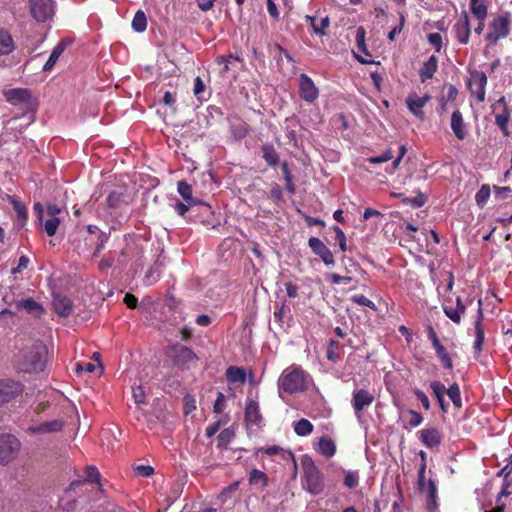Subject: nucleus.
I'll list each match as a JSON object with an SVG mask.
<instances>
[{
	"label": "nucleus",
	"mask_w": 512,
	"mask_h": 512,
	"mask_svg": "<svg viewBox=\"0 0 512 512\" xmlns=\"http://www.w3.org/2000/svg\"><path fill=\"white\" fill-rule=\"evenodd\" d=\"M491 194L490 187L488 185H482L475 195L476 203L483 207Z\"/></svg>",
	"instance_id": "37998d69"
},
{
	"label": "nucleus",
	"mask_w": 512,
	"mask_h": 512,
	"mask_svg": "<svg viewBox=\"0 0 512 512\" xmlns=\"http://www.w3.org/2000/svg\"><path fill=\"white\" fill-rule=\"evenodd\" d=\"M293 428H294V432L298 436L303 437V436H308L309 434L312 433L313 424L309 420L302 418L293 424Z\"/></svg>",
	"instance_id": "72a5a7b5"
},
{
	"label": "nucleus",
	"mask_w": 512,
	"mask_h": 512,
	"mask_svg": "<svg viewBox=\"0 0 512 512\" xmlns=\"http://www.w3.org/2000/svg\"><path fill=\"white\" fill-rule=\"evenodd\" d=\"M249 483L251 485L265 487L268 484L267 475L258 469H253L249 475Z\"/></svg>",
	"instance_id": "c9c22d12"
},
{
	"label": "nucleus",
	"mask_w": 512,
	"mask_h": 512,
	"mask_svg": "<svg viewBox=\"0 0 512 512\" xmlns=\"http://www.w3.org/2000/svg\"><path fill=\"white\" fill-rule=\"evenodd\" d=\"M408 415H409L408 423L412 427H417L423 422L422 415L414 410H409Z\"/></svg>",
	"instance_id": "13d9d810"
},
{
	"label": "nucleus",
	"mask_w": 512,
	"mask_h": 512,
	"mask_svg": "<svg viewBox=\"0 0 512 512\" xmlns=\"http://www.w3.org/2000/svg\"><path fill=\"white\" fill-rule=\"evenodd\" d=\"M333 231L335 232V239L339 244V247L341 251H346L347 245H346V236L343 232V230L338 226H333Z\"/></svg>",
	"instance_id": "603ef678"
},
{
	"label": "nucleus",
	"mask_w": 512,
	"mask_h": 512,
	"mask_svg": "<svg viewBox=\"0 0 512 512\" xmlns=\"http://www.w3.org/2000/svg\"><path fill=\"white\" fill-rule=\"evenodd\" d=\"M374 399V395L366 389H356L353 391L351 403L357 418L361 417L362 411L369 407Z\"/></svg>",
	"instance_id": "1a4fd4ad"
},
{
	"label": "nucleus",
	"mask_w": 512,
	"mask_h": 512,
	"mask_svg": "<svg viewBox=\"0 0 512 512\" xmlns=\"http://www.w3.org/2000/svg\"><path fill=\"white\" fill-rule=\"evenodd\" d=\"M29 262H30V260L27 256H25V255L20 256L17 267L13 268L11 270V273L12 274L20 273L21 271H23L24 269H26L28 267Z\"/></svg>",
	"instance_id": "69168bd1"
},
{
	"label": "nucleus",
	"mask_w": 512,
	"mask_h": 512,
	"mask_svg": "<svg viewBox=\"0 0 512 512\" xmlns=\"http://www.w3.org/2000/svg\"><path fill=\"white\" fill-rule=\"evenodd\" d=\"M5 97L8 102L13 105L29 104L31 94L27 89H11L5 93Z\"/></svg>",
	"instance_id": "412c9836"
},
{
	"label": "nucleus",
	"mask_w": 512,
	"mask_h": 512,
	"mask_svg": "<svg viewBox=\"0 0 512 512\" xmlns=\"http://www.w3.org/2000/svg\"><path fill=\"white\" fill-rule=\"evenodd\" d=\"M20 449V442L18 439L10 434L0 436V463H9L18 453Z\"/></svg>",
	"instance_id": "423d86ee"
},
{
	"label": "nucleus",
	"mask_w": 512,
	"mask_h": 512,
	"mask_svg": "<svg viewBox=\"0 0 512 512\" xmlns=\"http://www.w3.org/2000/svg\"><path fill=\"white\" fill-rule=\"evenodd\" d=\"M393 158L392 151L390 149L386 150L379 156H373L367 159V161L371 164H380L387 162Z\"/></svg>",
	"instance_id": "09e8293b"
},
{
	"label": "nucleus",
	"mask_w": 512,
	"mask_h": 512,
	"mask_svg": "<svg viewBox=\"0 0 512 512\" xmlns=\"http://www.w3.org/2000/svg\"><path fill=\"white\" fill-rule=\"evenodd\" d=\"M510 19L509 15H500L493 19L489 24V32L486 40L491 44H496L499 39L505 38L509 34Z\"/></svg>",
	"instance_id": "20e7f679"
},
{
	"label": "nucleus",
	"mask_w": 512,
	"mask_h": 512,
	"mask_svg": "<svg viewBox=\"0 0 512 512\" xmlns=\"http://www.w3.org/2000/svg\"><path fill=\"white\" fill-rule=\"evenodd\" d=\"M55 312L61 317H68L73 313L72 301L63 295H55L53 298Z\"/></svg>",
	"instance_id": "dca6fc26"
},
{
	"label": "nucleus",
	"mask_w": 512,
	"mask_h": 512,
	"mask_svg": "<svg viewBox=\"0 0 512 512\" xmlns=\"http://www.w3.org/2000/svg\"><path fill=\"white\" fill-rule=\"evenodd\" d=\"M299 95L307 103H313L319 97V90L313 80L306 74L298 78Z\"/></svg>",
	"instance_id": "6e6552de"
},
{
	"label": "nucleus",
	"mask_w": 512,
	"mask_h": 512,
	"mask_svg": "<svg viewBox=\"0 0 512 512\" xmlns=\"http://www.w3.org/2000/svg\"><path fill=\"white\" fill-rule=\"evenodd\" d=\"M63 424L59 420L45 421L39 424H34L29 427V431L33 434H44L51 432H58L62 429Z\"/></svg>",
	"instance_id": "4be33fe9"
},
{
	"label": "nucleus",
	"mask_w": 512,
	"mask_h": 512,
	"mask_svg": "<svg viewBox=\"0 0 512 512\" xmlns=\"http://www.w3.org/2000/svg\"><path fill=\"white\" fill-rule=\"evenodd\" d=\"M85 476H86V480L90 481V482H94V481L97 482V481H99V478H100L99 471L94 466H90V467L86 468Z\"/></svg>",
	"instance_id": "680f3d73"
},
{
	"label": "nucleus",
	"mask_w": 512,
	"mask_h": 512,
	"mask_svg": "<svg viewBox=\"0 0 512 512\" xmlns=\"http://www.w3.org/2000/svg\"><path fill=\"white\" fill-rule=\"evenodd\" d=\"M178 193L188 204H195L196 201L192 197V187L185 181H179L177 186Z\"/></svg>",
	"instance_id": "58836bf2"
},
{
	"label": "nucleus",
	"mask_w": 512,
	"mask_h": 512,
	"mask_svg": "<svg viewBox=\"0 0 512 512\" xmlns=\"http://www.w3.org/2000/svg\"><path fill=\"white\" fill-rule=\"evenodd\" d=\"M365 36H366V31H365L364 27H362V26L357 27L356 34H355V41H356L357 47H358L359 51H361L362 53H364L366 55H369L367 46L365 43Z\"/></svg>",
	"instance_id": "a19ab883"
},
{
	"label": "nucleus",
	"mask_w": 512,
	"mask_h": 512,
	"mask_svg": "<svg viewBox=\"0 0 512 512\" xmlns=\"http://www.w3.org/2000/svg\"><path fill=\"white\" fill-rule=\"evenodd\" d=\"M136 476L149 477L154 473V469L151 466L139 465L134 469Z\"/></svg>",
	"instance_id": "052dcab7"
},
{
	"label": "nucleus",
	"mask_w": 512,
	"mask_h": 512,
	"mask_svg": "<svg viewBox=\"0 0 512 512\" xmlns=\"http://www.w3.org/2000/svg\"><path fill=\"white\" fill-rule=\"evenodd\" d=\"M13 208L17 216V221L19 226H24L27 220V210L25 205L18 201V200H12Z\"/></svg>",
	"instance_id": "ea45409f"
},
{
	"label": "nucleus",
	"mask_w": 512,
	"mask_h": 512,
	"mask_svg": "<svg viewBox=\"0 0 512 512\" xmlns=\"http://www.w3.org/2000/svg\"><path fill=\"white\" fill-rule=\"evenodd\" d=\"M193 205L194 204H188L187 202L183 203L180 201H176V203L174 204V210L177 212L178 215L184 216L186 212L189 210V208Z\"/></svg>",
	"instance_id": "774afa93"
},
{
	"label": "nucleus",
	"mask_w": 512,
	"mask_h": 512,
	"mask_svg": "<svg viewBox=\"0 0 512 512\" xmlns=\"http://www.w3.org/2000/svg\"><path fill=\"white\" fill-rule=\"evenodd\" d=\"M17 307L26 310L28 313L36 317H39L44 312L41 304L31 298L19 301L17 303Z\"/></svg>",
	"instance_id": "cd10ccee"
},
{
	"label": "nucleus",
	"mask_w": 512,
	"mask_h": 512,
	"mask_svg": "<svg viewBox=\"0 0 512 512\" xmlns=\"http://www.w3.org/2000/svg\"><path fill=\"white\" fill-rule=\"evenodd\" d=\"M405 22V16L400 13L399 15V24L395 26L389 33H388V39L390 41H393L397 34L401 33L403 26Z\"/></svg>",
	"instance_id": "4d7b16f0"
},
{
	"label": "nucleus",
	"mask_w": 512,
	"mask_h": 512,
	"mask_svg": "<svg viewBox=\"0 0 512 512\" xmlns=\"http://www.w3.org/2000/svg\"><path fill=\"white\" fill-rule=\"evenodd\" d=\"M60 218L59 217H49L44 222V230L49 236L55 235L58 226L60 224Z\"/></svg>",
	"instance_id": "c03bdc74"
},
{
	"label": "nucleus",
	"mask_w": 512,
	"mask_h": 512,
	"mask_svg": "<svg viewBox=\"0 0 512 512\" xmlns=\"http://www.w3.org/2000/svg\"><path fill=\"white\" fill-rule=\"evenodd\" d=\"M224 409H225V396L223 395V393L218 392L217 398L214 403V412L217 414H220L224 411Z\"/></svg>",
	"instance_id": "e2e57ef3"
},
{
	"label": "nucleus",
	"mask_w": 512,
	"mask_h": 512,
	"mask_svg": "<svg viewBox=\"0 0 512 512\" xmlns=\"http://www.w3.org/2000/svg\"><path fill=\"white\" fill-rule=\"evenodd\" d=\"M319 452L327 458H330L336 453V445L332 439L327 436H323L318 442Z\"/></svg>",
	"instance_id": "c756f323"
},
{
	"label": "nucleus",
	"mask_w": 512,
	"mask_h": 512,
	"mask_svg": "<svg viewBox=\"0 0 512 512\" xmlns=\"http://www.w3.org/2000/svg\"><path fill=\"white\" fill-rule=\"evenodd\" d=\"M451 129L459 140H463L467 135L466 125L464 123L462 114L459 110L452 113L451 116Z\"/></svg>",
	"instance_id": "b1692460"
},
{
	"label": "nucleus",
	"mask_w": 512,
	"mask_h": 512,
	"mask_svg": "<svg viewBox=\"0 0 512 512\" xmlns=\"http://www.w3.org/2000/svg\"><path fill=\"white\" fill-rule=\"evenodd\" d=\"M301 463L303 468V487L310 494L319 495L324 490L323 474L310 457H303Z\"/></svg>",
	"instance_id": "7ed1b4c3"
},
{
	"label": "nucleus",
	"mask_w": 512,
	"mask_h": 512,
	"mask_svg": "<svg viewBox=\"0 0 512 512\" xmlns=\"http://www.w3.org/2000/svg\"><path fill=\"white\" fill-rule=\"evenodd\" d=\"M466 307L462 303L460 297L456 299V306L445 304L443 307V311L445 315L452 320L454 323L459 324L461 321L462 315L465 313Z\"/></svg>",
	"instance_id": "5701e85b"
},
{
	"label": "nucleus",
	"mask_w": 512,
	"mask_h": 512,
	"mask_svg": "<svg viewBox=\"0 0 512 512\" xmlns=\"http://www.w3.org/2000/svg\"><path fill=\"white\" fill-rule=\"evenodd\" d=\"M30 11L37 22H46L55 14L54 0H29Z\"/></svg>",
	"instance_id": "39448f33"
},
{
	"label": "nucleus",
	"mask_w": 512,
	"mask_h": 512,
	"mask_svg": "<svg viewBox=\"0 0 512 512\" xmlns=\"http://www.w3.org/2000/svg\"><path fill=\"white\" fill-rule=\"evenodd\" d=\"M436 354H437L438 358L440 359V361H441V363H442L444 368L452 369L453 362H452V359H451L449 353L446 351L445 348H443L442 350L438 351Z\"/></svg>",
	"instance_id": "864d4df0"
},
{
	"label": "nucleus",
	"mask_w": 512,
	"mask_h": 512,
	"mask_svg": "<svg viewBox=\"0 0 512 512\" xmlns=\"http://www.w3.org/2000/svg\"><path fill=\"white\" fill-rule=\"evenodd\" d=\"M263 158L269 166H276L279 160L278 154L274 147L269 144L262 146Z\"/></svg>",
	"instance_id": "f704fd0d"
},
{
	"label": "nucleus",
	"mask_w": 512,
	"mask_h": 512,
	"mask_svg": "<svg viewBox=\"0 0 512 512\" xmlns=\"http://www.w3.org/2000/svg\"><path fill=\"white\" fill-rule=\"evenodd\" d=\"M132 28L134 31L141 33L147 28V18L143 11L139 10L135 13L132 20Z\"/></svg>",
	"instance_id": "e433bc0d"
},
{
	"label": "nucleus",
	"mask_w": 512,
	"mask_h": 512,
	"mask_svg": "<svg viewBox=\"0 0 512 512\" xmlns=\"http://www.w3.org/2000/svg\"><path fill=\"white\" fill-rule=\"evenodd\" d=\"M160 276H161L160 267L157 265L152 266L147 270L145 277H144V282L146 285H152L160 279Z\"/></svg>",
	"instance_id": "79ce46f5"
},
{
	"label": "nucleus",
	"mask_w": 512,
	"mask_h": 512,
	"mask_svg": "<svg viewBox=\"0 0 512 512\" xmlns=\"http://www.w3.org/2000/svg\"><path fill=\"white\" fill-rule=\"evenodd\" d=\"M66 48V44L64 42H59L52 50L48 60L43 66L44 72H50L53 67L55 66L56 62L58 61L61 54L64 52Z\"/></svg>",
	"instance_id": "bb28decb"
},
{
	"label": "nucleus",
	"mask_w": 512,
	"mask_h": 512,
	"mask_svg": "<svg viewBox=\"0 0 512 512\" xmlns=\"http://www.w3.org/2000/svg\"><path fill=\"white\" fill-rule=\"evenodd\" d=\"M431 99L429 95L418 97L417 95H409L406 99V104L409 111L419 119H424L423 107Z\"/></svg>",
	"instance_id": "ddd939ff"
},
{
	"label": "nucleus",
	"mask_w": 512,
	"mask_h": 512,
	"mask_svg": "<svg viewBox=\"0 0 512 512\" xmlns=\"http://www.w3.org/2000/svg\"><path fill=\"white\" fill-rule=\"evenodd\" d=\"M438 68V59L436 56L432 55L428 58L426 62H424L422 68L420 69L419 75L422 82H425L428 79H431Z\"/></svg>",
	"instance_id": "a878e982"
},
{
	"label": "nucleus",
	"mask_w": 512,
	"mask_h": 512,
	"mask_svg": "<svg viewBox=\"0 0 512 512\" xmlns=\"http://www.w3.org/2000/svg\"><path fill=\"white\" fill-rule=\"evenodd\" d=\"M418 483H419V489L423 493H426L428 498H429L428 508L432 509V505H434L435 502H436L437 487H436V484L434 483V481H432V480H429L427 483L425 482V479H424V467L421 468V470L419 472Z\"/></svg>",
	"instance_id": "4468645a"
},
{
	"label": "nucleus",
	"mask_w": 512,
	"mask_h": 512,
	"mask_svg": "<svg viewBox=\"0 0 512 512\" xmlns=\"http://www.w3.org/2000/svg\"><path fill=\"white\" fill-rule=\"evenodd\" d=\"M453 31L460 44L466 45L469 42L471 29L469 18L466 12L462 13L453 26Z\"/></svg>",
	"instance_id": "f8f14e48"
},
{
	"label": "nucleus",
	"mask_w": 512,
	"mask_h": 512,
	"mask_svg": "<svg viewBox=\"0 0 512 512\" xmlns=\"http://www.w3.org/2000/svg\"><path fill=\"white\" fill-rule=\"evenodd\" d=\"M446 394L456 408L462 407L460 387L457 383H453L449 388H446Z\"/></svg>",
	"instance_id": "4c0bfd02"
},
{
	"label": "nucleus",
	"mask_w": 512,
	"mask_h": 512,
	"mask_svg": "<svg viewBox=\"0 0 512 512\" xmlns=\"http://www.w3.org/2000/svg\"><path fill=\"white\" fill-rule=\"evenodd\" d=\"M493 110L495 112V123L500 128V130L504 133V135H509L508 131V122L510 119V113L507 108V104L504 97H501L494 105Z\"/></svg>",
	"instance_id": "9d476101"
},
{
	"label": "nucleus",
	"mask_w": 512,
	"mask_h": 512,
	"mask_svg": "<svg viewBox=\"0 0 512 512\" xmlns=\"http://www.w3.org/2000/svg\"><path fill=\"white\" fill-rule=\"evenodd\" d=\"M47 348L41 341H35L31 346L24 348L17 360V367L25 373H38L44 370Z\"/></svg>",
	"instance_id": "f257e3e1"
},
{
	"label": "nucleus",
	"mask_w": 512,
	"mask_h": 512,
	"mask_svg": "<svg viewBox=\"0 0 512 512\" xmlns=\"http://www.w3.org/2000/svg\"><path fill=\"white\" fill-rule=\"evenodd\" d=\"M205 90V85L200 77H196L194 80V95L200 99L202 97V93Z\"/></svg>",
	"instance_id": "338daca9"
},
{
	"label": "nucleus",
	"mask_w": 512,
	"mask_h": 512,
	"mask_svg": "<svg viewBox=\"0 0 512 512\" xmlns=\"http://www.w3.org/2000/svg\"><path fill=\"white\" fill-rule=\"evenodd\" d=\"M359 483V475L356 471H346L344 477V484L348 488H354Z\"/></svg>",
	"instance_id": "49530a36"
},
{
	"label": "nucleus",
	"mask_w": 512,
	"mask_h": 512,
	"mask_svg": "<svg viewBox=\"0 0 512 512\" xmlns=\"http://www.w3.org/2000/svg\"><path fill=\"white\" fill-rule=\"evenodd\" d=\"M413 393L416 396V398L421 402L423 408L425 410H429L430 409V401H429L427 395L422 390L417 389V388L413 390Z\"/></svg>",
	"instance_id": "bf43d9fd"
},
{
	"label": "nucleus",
	"mask_w": 512,
	"mask_h": 512,
	"mask_svg": "<svg viewBox=\"0 0 512 512\" xmlns=\"http://www.w3.org/2000/svg\"><path fill=\"white\" fill-rule=\"evenodd\" d=\"M307 388V375L299 366L292 365L286 368L278 379V393L294 394Z\"/></svg>",
	"instance_id": "f03ea898"
},
{
	"label": "nucleus",
	"mask_w": 512,
	"mask_h": 512,
	"mask_svg": "<svg viewBox=\"0 0 512 512\" xmlns=\"http://www.w3.org/2000/svg\"><path fill=\"white\" fill-rule=\"evenodd\" d=\"M306 21L310 24L312 27L314 33L320 34V35H326V28L329 27L330 20L329 17L326 16L321 19L320 25H316V18L310 15L306 16Z\"/></svg>",
	"instance_id": "473e14b6"
},
{
	"label": "nucleus",
	"mask_w": 512,
	"mask_h": 512,
	"mask_svg": "<svg viewBox=\"0 0 512 512\" xmlns=\"http://www.w3.org/2000/svg\"><path fill=\"white\" fill-rule=\"evenodd\" d=\"M308 245L313 253L321 258L325 265L330 266L334 264L333 253L319 238H309Z\"/></svg>",
	"instance_id": "9b49d317"
},
{
	"label": "nucleus",
	"mask_w": 512,
	"mask_h": 512,
	"mask_svg": "<svg viewBox=\"0 0 512 512\" xmlns=\"http://www.w3.org/2000/svg\"><path fill=\"white\" fill-rule=\"evenodd\" d=\"M479 308H478V317L475 322V341L473 345V349L475 354H480L482 351V346L484 342V329L482 327V318H483V312L481 308V300H479Z\"/></svg>",
	"instance_id": "a211bd4d"
},
{
	"label": "nucleus",
	"mask_w": 512,
	"mask_h": 512,
	"mask_svg": "<svg viewBox=\"0 0 512 512\" xmlns=\"http://www.w3.org/2000/svg\"><path fill=\"white\" fill-rule=\"evenodd\" d=\"M420 440L427 448L438 447L442 437L438 429L434 427L425 428L419 431Z\"/></svg>",
	"instance_id": "2eb2a0df"
},
{
	"label": "nucleus",
	"mask_w": 512,
	"mask_h": 512,
	"mask_svg": "<svg viewBox=\"0 0 512 512\" xmlns=\"http://www.w3.org/2000/svg\"><path fill=\"white\" fill-rule=\"evenodd\" d=\"M430 388L437 399V402L443 413H446L449 408V404L445 401L444 395L446 394V387L440 381H432Z\"/></svg>",
	"instance_id": "393cba45"
},
{
	"label": "nucleus",
	"mask_w": 512,
	"mask_h": 512,
	"mask_svg": "<svg viewBox=\"0 0 512 512\" xmlns=\"http://www.w3.org/2000/svg\"><path fill=\"white\" fill-rule=\"evenodd\" d=\"M234 432L227 428L222 430L218 435L219 445L227 446L234 438Z\"/></svg>",
	"instance_id": "de8ad7c7"
},
{
	"label": "nucleus",
	"mask_w": 512,
	"mask_h": 512,
	"mask_svg": "<svg viewBox=\"0 0 512 512\" xmlns=\"http://www.w3.org/2000/svg\"><path fill=\"white\" fill-rule=\"evenodd\" d=\"M351 300L358 305L366 306L373 310H376V305L374 304V302H372L370 299H368L364 295H361V294L354 295L351 297Z\"/></svg>",
	"instance_id": "5fc2aeb1"
},
{
	"label": "nucleus",
	"mask_w": 512,
	"mask_h": 512,
	"mask_svg": "<svg viewBox=\"0 0 512 512\" xmlns=\"http://www.w3.org/2000/svg\"><path fill=\"white\" fill-rule=\"evenodd\" d=\"M245 420L252 425H259L262 422V415L260 413L259 403L256 400L250 399L245 407Z\"/></svg>",
	"instance_id": "f3484780"
},
{
	"label": "nucleus",
	"mask_w": 512,
	"mask_h": 512,
	"mask_svg": "<svg viewBox=\"0 0 512 512\" xmlns=\"http://www.w3.org/2000/svg\"><path fill=\"white\" fill-rule=\"evenodd\" d=\"M21 391L19 383L13 381H0V405L8 402L14 395Z\"/></svg>",
	"instance_id": "6ab92c4d"
},
{
	"label": "nucleus",
	"mask_w": 512,
	"mask_h": 512,
	"mask_svg": "<svg viewBox=\"0 0 512 512\" xmlns=\"http://www.w3.org/2000/svg\"><path fill=\"white\" fill-rule=\"evenodd\" d=\"M428 42L439 52L442 48V36L440 33H430L427 36Z\"/></svg>",
	"instance_id": "6e6d98bb"
},
{
	"label": "nucleus",
	"mask_w": 512,
	"mask_h": 512,
	"mask_svg": "<svg viewBox=\"0 0 512 512\" xmlns=\"http://www.w3.org/2000/svg\"><path fill=\"white\" fill-rule=\"evenodd\" d=\"M231 133L235 140H241L248 134V128L245 123H239L231 126Z\"/></svg>",
	"instance_id": "a18cd8bd"
},
{
	"label": "nucleus",
	"mask_w": 512,
	"mask_h": 512,
	"mask_svg": "<svg viewBox=\"0 0 512 512\" xmlns=\"http://www.w3.org/2000/svg\"><path fill=\"white\" fill-rule=\"evenodd\" d=\"M487 85V76L482 71H473L470 74L468 88L471 94L477 98L479 102L485 100V87Z\"/></svg>",
	"instance_id": "0eeeda50"
},
{
	"label": "nucleus",
	"mask_w": 512,
	"mask_h": 512,
	"mask_svg": "<svg viewBox=\"0 0 512 512\" xmlns=\"http://www.w3.org/2000/svg\"><path fill=\"white\" fill-rule=\"evenodd\" d=\"M122 201V194L116 191L111 192L107 197V203L110 207H117Z\"/></svg>",
	"instance_id": "0e129e2a"
},
{
	"label": "nucleus",
	"mask_w": 512,
	"mask_h": 512,
	"mask_svg": "<svg viewBox=\"0 0 512 512\" xmlns=\"http://www.w3.org/2000/svg\"><path fill=\"white\" fill-rule=\"evenodd\" d=\"M427 333H428V338H429V340L431 341L432 346H433V348L435 349L436 353H437L438 351L442 350L443 348H445V347L441 344V342H440V340H439V338H438V336H437V334H436L435 330H434L431 326H429V327H428Z\"/></svg>",
	"instance_id": "3c124183"
},
{
	"label": "nucleus",
	"mask_w": 512,
	"mask_h": 512,
	"mask_svg": "<svg viewBox=\"0 0 512 512\" xmlns=\"http://www.w3.org/2000/svg\"><path fill=\"white\" fill-rule=\"evenodd\" d=\"M173 359L178 365H187L191 362H195L197 357L190 348L186 346H177L174 348Z\"/></svg>",
	"instance_id": "aec40b11"
},
{
	"label": "nucleus",
	"mask_w": 512,
	"mask_h": 512,
	"mask_svg": "<svg viewBox=\"0 0 512 512\" xmlns=\"http://www.w3.org/2000/svg\"><path fill=\"white\" fill-rule=\"evenodd\" d=\"M470 9L477 20H485L487 17L486 0H470Z\"/></svg>",
	"instance_id": "7c9ffc66"
},
{
	"label": "nucleus",
	"mask_w": 512,
	"mask_h": 512,
	"mask_svg": "<svg viewBox=\"0 0 512 512\" xmlns=\"http://www.w3.org/2000/svg\"><path fill=\"white\" fill-rule=\"evenodd\" d=\"M274 317L278 322H284L285 318L290 317V308L286 305V301H284L280 308L274 312Z\"/></svg>",
	"instance_id": "8fccbe9b"
},
{
	"label": "nucleus",
	"mask_w": 512,
	"mask_h": 512,
	"mask_svg": "<svg viewBox=\"0 0 512 512\" xmlns=\"http://www.w3.org/2000/svg\"><path fill=\"white\" fill-rule=\"evenodd\" d=\"M14 41L11 34L4 29L0 30V55H8L14 50Z\"/></svg>",
	"instance_id": "c85d7f7f"
},
{
	"label": "nucleus",
	"mask_w": 512,
	"mask_h": 512,
	"mask_svg": "<svg viewBox=\"0 0 512 512\" xmlns=\"http://www.w3.org/2000/svg\"><path fill=\"white\" fill-rule=\"evenodd\" d=\"M227 380L230 383H244L246 380V373L244 369L236 366H230L226 371Z\"/></svg>",
	"instance_id": "2f4dec72"
}]
</instances>
